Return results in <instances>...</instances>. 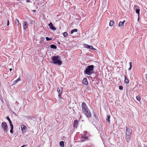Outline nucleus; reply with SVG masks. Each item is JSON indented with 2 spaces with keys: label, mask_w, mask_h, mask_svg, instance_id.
I'll return each instance as SVG.
<instances>
[{
  "label": "nucleus",
  "mask_w": 147,
  "mask_h": 147,
  "mask_svg": "<svg viewBox=\"0 0 147 147\" xmlns=\"http://www.w3.org/2000/svg\"><path fill=\"white\" fill-rule=\"evenodd\" d=\"M26 145H24L22 146H21V147H25V146H26Z\"/></svg>",
  "instance_id": "obj_36"
},
{
  "label": "nucleus",
  "mask_w": 147,
  "mask_h": 147,
  "mask_svg": "<svg viewBox=\"0 0 147 147\" xmlns=\"http://www.w3.org/2000/svg\"><path fill=\"white\" fill-rule=\"evenodd\" d=\"M83 113L87 117L90 118L92 116L91 113L89 109L83 112Z\"/></svg>",
  "instance_id": "obj_6"
},
{
  "label": "nucleus",
  "mask_w": 147,
  "mask_h": 147,
  "mask_svg": "<svg viewBox=\"0 0 147 147\" xmlns=\"http://www.w3.org/2000/svg\"><path fill=\"white\" fill-rule=\"evenodd\" d=\"M9 69L10 71H11V70H12V69H11V68H10Z\"/></svg>",
  "instance_id": "obj_38"
},
{
  "label": "nucleus",
  "mask_w": 147,
  "mask_h": 147,
  "mask_svg": "<svg viewBox=\"0 0 147 147\" xmlns=\"http://www.w3.org/2000/svg\"><path fill=\"white\" fill-rule=\"evenodd\" d=\"M15 24L17 25V26H18L19 25V21L18 19H16L15 20Z\"/></svg>",
  "instance_id": "obj_17"
},
{
  "label": "nucleus",
  "mask_w": 147,
  "mask_h": 147,
  "mask_svg": "<svg viewBox=\"0 0 147 147\" xmlns=\"http://www.w3.org/2000/svg\"><path fill=\"white\" fill-rule=\"evenodd\" d=\"M94 66L93 65L88 66L86 68L84 71L85 74L87 75H90L94 72Z\"/></svg>",
  "instance_id": "obj_3"
},
{
  "label": "nucleus",
  "mask_w": 147,
  "mask_h": 147,
  "mask_svg": "<svg viewBox=\"0 0 147 147\" xmlns=\"http://www.w3.org/2000/svg\"><path fill=\"white\" fill-rule=\"evenodd\" d=\"M88 136L86 134H85L84 135H83L82 136V138L85 139H88Z\"/></svg>",
  "instance_id": "obj_15"
},
{
  "label": "nucleus",
  "mask_w": 147,
  "mask_h": 147,
  "mask_svg": "<svg viewBox=\"0 0 147 147\" xmlns=\"http://www.w3.org/2000/svg\"><path fill=\"white\" fill-rule=\"evenodd\" d=\"M81 106L82 112L89 109L87 105L84 102H83L82 103Z\"/></svg>",
  "instance_id": "obj_5"
},
{
  "label": "nucleus",
  "mask_w": 147,
  "mask_h": 147,
  "mask_svg": "<svg viewBox=\"0 0 147 147\" xmlns=\"http://www.w3.org/2000/svg\"><path fill=\"white\" fill-rule=\"evenodd\" d=\"M63 35L65 37H66L68 36V34L67 32H65L63 33Z\"/></svg>",
  "instance_id": "obj_28"
},
{
  "label": "nucleus",
  "mask_w": 147,
  "mask_h": 147,
  "mask_svg": "<svg viewBox=\"0 0 147 147\" xmlns=\"http://www.w3.org/2000/svg\"><path fill=\"white\" fill-rule=\"evenodd\" d=\"M13 128H11V129L10 130V132L11 133H13Z\"/></svg>",
  "instance_id": "obj_34"
},
{
  "label": "nucleus",
  "mask_w": 147,
  "mask_h": 147,
  "mask_svg": "<svg viewBox=\"0 0 147 147\" xmlns=\"http://www.w3.org/2000/svg\"><path fill=\"white\" fill-rule=\"evenodd\" d=\"M78 31V30L76 29H75L73 30H71V33L72 34L74 32H76Z\"/></svg>",
  "instance_id": "obj_22"
},
{
  "label": "nucleus",
  "mask_w": 147,
  "mask_h": 147,
  "mask_svg": "<svg viewBox=\"0 0 147 147\" xmlns=\"http://www.w3.org/2000/svg\"><path fill=\"white\" fill-rule=\"evenodd\" d=\"M82 83L85 85H87L88 83L86 78H84L82 80Z\"/></svg>",
  "instance_id": "obj_12"
},
{
  "label": "nucleus",
  "mask_w": 147,
  "mask_h": 147,
  "mask_svg": "<svg viewBox=\"0 0 147 147\" xmlns=\"http://www.w3.org/2000/svg\"><path fill=\"white\" fill-rule=\"evenodd\" d=\"M63 88L62 87H59L57 88V91L58 92L59 97L60 98H62L61 97V94L63 91Z\"/></svg>",
  "instance_id": "obj_7"
},
{
  "label": "nucleus",
  "mask_w": 147,
  "mask_h": 147,
  "mask_svg": "<svg viewBox=\"0 0 147 147\" xmlns=\"http://www.w3.org/2000/svg\"><path fill=\"white\" fill-rule=\"evenodd\" d=\"M110 116L109 115H107V118L106 119V121H108L109 123L110 122Z\"/></svg>",
  "instance_id": "obj_21"
},
{
  "label": "nucleus",
  "mask_w": 147,
  "mask_h": 147,
  "mask_svg": "<svg viewBox=\"0 0 147 147\" xmlns=\"http://www.w3.org/2000/svg\"><path fill=\"white\" fill-rule=\"evenodd\" d=\"M21 130L23 133H24L26 131V127L24 125H21Z\"/></svg>",
  "instance_id": "obj_8"
},
{
  "label": "nucleus",
  "mask_w": 147,
  "mask_h": 147,
  "mask_svg": "<svg viewBox=\"0 0 147 147\" xmlns=\"http://www.w3.org/2000/svg\"><path fill=\"white\" fill-rule=\"evenodd\" d=\"M35 23V21L34 19H33L30 20V23L31 24H34Z\"/></svg>",
  "instance_id": "obj_24"
},
{
  "label": "nucleus",
  "mask_w": 147,
  "mask_h": 147,
  "mask_svg": "<svg viewBox=\"0 0 147 147\" xmlns=\"http://www.w3.org/2000/svg\"><path fill=\"white\" fill-rule=\"evenodd\" d=\"M1 127L5 132H7V131L8 126L6 122H3L1 124Z\"/></svg>",
  "instance_id": "obj_4"
},
{
  "label": "nucleus",
  "mask_w": 147,
  "mask_h": 147,
  "mask_svg": "<svg viewBox=\"0 0 147 147\" xmlns=\"http://www.w3.org/2000/svg\"><path fill=\"white\" fill-rule=\"evenodd\" d=\"M49 28L51 29L55 30H56V28L53 26V24L51 22H50V24H49Z\"/></svg>",
  "instance_id": "obj_10"
},
{
  "label": "nucleus",
  "mask_w": 147,
  "mask_h": 147,
  "mask_svg": "<svg viewBox=\"0 0 147 147\" xmlns=\"http://www.w3.org/2000/svg\"><path fill=\"white\" fill-rule=\"evenodd\" d=\"M6 118H7V120H8V121L9 122V123L11 122V121L9 118V117H7Z\"/></svg>",
  "instance_id": "obj_30"
},
{
  "label": "nucleus",
  "mask_w": 147,
  "mask_h": 147,
  "mask_svg": "<svg viewBox=\"0 0 147 147\" xmlns=\"http://www.w3.org/2000/svg\"><path fill=\"white\" fill-rule=\"evenodd\" d=\"M50 47L51 48L55 49H56L57 48V46L53 44L51 45L50 46Z\"/></svg>",
  "instance_id": "obj_18"
},
{
  "label": "nucleus",
  "mask_w": 147,
  "mask_h": 147,
  "mask_svg": "<svg viewBox=\"0 0 147 147\" xmlns=\"http://www.w3.org/2000/svg\"><path fill=\"white\" fill-rule=\"evenodd\" d=\"M94 116H95V117H96V115H95V114H94Z\"/></svg>",
  "instance_id": "obj_41"
},
{
  "label": "nucleus",
  "mask_w": 147,
  "mask_h": 147,
  "mask_svg": "<svg viewBox=\"0 0 147 147\" xmlns=\"http://www.w3.org/2000/svg\"><path fill=\"white\" fill-rule=\"evenodd\" d=\"M125 22V20H124L123 22H120L119 24V26L120 27L123 26Z\"/></svg>",
  "instance_id": "obj_13"
},
{
  "label": "nucleus",
  "mask_w": 147,
  "mask_h": 147,
  "mask_svg": "<svg viewBox=\"0 0 147 147\" xmlns=\"http://www.w3.org/2000/svg\"><path fill=\"white\" fill-rule=\"evenodd\" d=\"M136 98L137 100L138 101H140L141 100V98L140 96H138L136 97Z\"/></svg>",
  "instance_id": "obj_27"
},
{
  "label": "nucleus",
  "mask_w": 147,
  "mask_h": 147,
  "mask_svg": "<svg viewBox=\"0 0 147 147\" xmlns=\"http://www.w3.org/2000/svg\"><path fill=\"white\" fill-rule=\"evenodd\" d=\"M59 145L62 147H64V142L63 141H61L59 143Z\"/></svg>",
  "instance_id": "obj_19"
},
{
  "label": "nucleus",
  "mask_w": 147,
  "mask_h": 147,
  "mask_svg": "<svg viewBox=\"0 0 147 147\" xmlns=\"http://www.w3.org/2000/svg\"><path fill=\"white\" fill-rule=\"evenodd\" d=\"M61 57L58 56H54L52 57V62L54 64H57L58 65H61L62 62L60 60Z\"/></svg>",
  "instance_id": "obj_1"
},
{
  "label": "nucleus",
  "mask_w": 147,
  "mask_h": 147,
  "mask_svg": "<svg viewBox=\"0 0 147 147\" xmlns=\"http://www.w3.org/2000/svg\"><path fill=\"white\" fill-rule=\"evenodd\" d=\"M19 80H20V79H19V78L17 79L16 80L14 81L13 82V84H12V85H13L15 84Z\"/></svg>",
  "instance_id": "obj_20"
},
{
  "label": "nucleus",
  "mask_w": 147,
  "mask_h": 147,
  "mask_svg": "<svg viewBox=\"0 0 147 147\" xmlns=\"http://www.w3.org/2000/svg\"><path fill=\"white\" fill-rule=\"evenodd\" d=\"M88 49H93V50H96V49L94 48L92 46H90L89 45L88 48Z\"/></svg>",
  "instance_id": "obj_26"
},
{
  "label": "nucleus",
  "mask_w": 147,
  "mask_h": 147,
  "mask_svg": "<svg viewBox=\"0 0 147 147\" xmlns=\"http://www.w3.org/2000/svg\"><path fill=\"white\" fill-rule=\"evenodd\" d=\"M125 77V81L124 82L126 84H128L129 82V81L127 78L126 76H124Z\"/></svg>",
  "instance_id": "obj_16"
},
{
  "label": "nucleus",
  "mask_w": 147,
  "mask_h": 147,
  "mask_svg": "<svg viewBox=\"0 0 147 147\" xmlns=\"http://www.w3.org/2000/svg\"><path fill=\"white\" fill-rule=\"evenodd\" d=\"M78 124V121L76 120H75L74 121L73 126L74 127L77 128Z\"/></svg>",
  "instance_id": "obj_11"
},
{
  "label": "nucleus",
  "mask_w": 147,
  "mask_h": 147,
  "mask_svg": "<svg viewBox=\"0 0 147 147\" xmlns=\"http://www.w3.org/2000/svg\"><path fill=\"white\" fill-rule=\"evenodd\" d=\"M23 29L25 30L28 27V24L26 22H23Z\"/></svg>",
  "instance_id": "obj_9"
},
{
  "label": "nucleus",
  "mask_w": 147,
  "mask_h": 147,
  "mask_svg": "<svg viewBox=\"0 0 147 147\" xmlns=\"http://www.w3.org/2000/svg\"><path fill=\"white\" fill-rule=\"evenodd\" d=\"M132 132V130L131 128L126 127L125 132V138L126 141L129 142L131 139V135Z\"/></svg>",
  "instance_id": "obj_2"
},
{
  "label": "nucleus",
  "mask_w": 147,
  "mask_h": 147,
  "mask_svg": "<svg viewBox=\"0 0 147 147\" xmlns=\"http://www.w3.org/2000/svg\"><path fill=\"white\" fill-rule=\"evenodd\" d=\"M9 124L11 127V128H13V124H12V122L10 123Z\"/></svg>",
  "instance_id": "obj_32"
},
{
  "label": "nucleus",
  "mask_w": 147,
  "mask_h": 147,
  "mask_svg": "<svg viewBox=\"0 0 147 147\" xmlns=\"http://www.w3.org/2000/svg\"><path fill=\"white\" fill-rule=\"evenodd\" d=\"M135 9L136 10V12L138 14V21L139 20V15H140V9H136L135 8Z\"/></svg>",
  "instance_id": "obj_14"
},
{
  "label": "nucleus",
  "mask_w": 147,
  "mask_h": 147,
  "mask_svg": "<svg viewBox=\"0 0 147 147\" xmlns=\"http://www.w3.org/2000/svg\"><path fill=\"white\" fill-rule=\"evenodd\" d=\"M26 1L27 3H29L30 2V0H26Z\"/></svg>",
  "instance_id": "obj_37"
},
{
  "label": "nucleus",
  "mask_w": 147,
  "mask_h": 147,
  "mask_svg": "<svg viewBox=\"0 0 147 147\" xmlns=\"http://www.w3.org/2000/svg\"><path fill=\"white\" fill-rule=\"evenodd\" d=\"M146 63H147V59H146Z\"/></svg>",
  "instance_id": "obj_39"
},
{
  "label": "nucleus",
  "mask_w": 147,
  "mask_h": 147,
  "mask_svg": "<svg viewBox=\"0 0 147 147\" xmlns=\"http://www.w3.org/2000/svg\"><path fill=\"white\" fill-rule=\"evenodd\" d=\"M9 25V20H8L7 21V26H8Z\"/></svg>",
  "instance_id": "obj_35"
},
{
  "label": "nucleus",
  "mask_w": 147,
  "mask_h": 147,
  "mask_svg": "<svg viewBox=\"0 0 147 147\" xmlns=\"http://www.w3.org/2000/svg\"><path fill=\"white\" fill-rule=\"evenodd\" d=\"M114 22L113 21H110L109 23V26H113L114 24Z\"/></svg>",
  "instance_id": "obj_23"
},
{
  "label": "nucleus",
  "mask_w": 147,
  "mask_h": 147,
  "mask_svg": "<svg viewBox=\"0 0 147 147\" xmlns=\"http://www.w3.org/2000/svg\"><path fill=\"white\" fill-rule=\"evenodd\" d=\"M123 87L122 86H119V89L120 90H122L123 89Z\"/></svg>",
  "instance_id": "obj_33"
},
{
  "label": "nucleus",
  "mask_w": 147,
  "mask_h": 147,
  "mask_svg": "<svg viewBox=\"0 0 147 147\" xmlns=\"http://www.w3.org/2000/svg\"><path fill=\"white\" fill-rule=\"evenodd\" d=\"M46 40L47 41H49L50 40H51L52 39V38H48V37H46Z\"/></svg>",
  "instance_id": "obj_31"
},
{
  "label": "nucleus",
  "mask_w": 147,
  "mask_h": 147,
  "mask_svg": "<svg viewBox=\"0 0 147 147\" xmlns=\"http://www.w3.org/2000/svg\"><path fill=\"white\" fill-rule=\"evenodd\" d=\"M89 45L87 44H84V47L86 48H88Z\"/></svg>",
  "instance_id": "obj_29"
},
{
  "label": "nucleus",
  "mask_w": 147,
  "mask_h": 147,
  "mask_svg": "<svg viewBox=\"0 0 147 147\" xmlns=\"http://www.w3.org/2000/svg\"><path fill=\"white\" fill-rule=\"evenodd\" d=\"M90 78H91V79H92V77H90Z\"/></svg>",
  "instance_id": "obj_40"
},
{
  "label": "nucleus",
  "mask_w": 147,
  "mask_h": 147,
  "mask_svg": "<svg viewBox=\"0 0 147 147\" xmlns=\"http://www.w3.org/2000/svg\"><path fill=\"white\" fill-rule=\"evenodd\" d=\"M129 65H130V67L128 69V70H130L132 68V63L131 62H129Z\"/></svg>",
  "instance_id": "obj_25"
}]
</instances>
